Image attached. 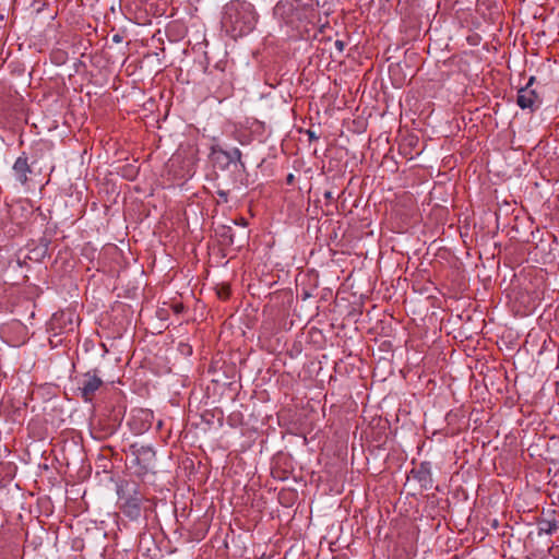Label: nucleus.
I'll list each match as a JSON object with an SVG mask.
<instances>
[{
    "label": "nucleus",
    "mask_w": 559,
    "mask_h": 559,
    "mask_svg": "<svg viewBox=\"0 0 559 559\" xmlns=\"http://www.w3.org/2000/svg\"><path fill=\"white\" fill-rule=\"evenodd\" d=\"M131 448L136 461L143 460L144 462L150 463L155 456L154 450L151 445L133 444Z\"/></svg>",
    "instance_id": "1a4fd4ad"
},
{
    "label": "nucleus",
    "mask_w": 559,
    "mask_h": 559,
    "mask_svg": "<svg viewBox=\"0 0 559 559\" xmlns=\"http://www.w3.org/2000/svg\"><path fill=\"white\" fill-rule=\"evenodd\" d=\"M307 134H308L310 140H317L318 139V136L316 135V133L312 130H308Z\"/></svg>",
    "instance_id": "f3484780"
},
{
    "label": "nucleus",
    "mask_w": 559,
    "mask_h": 559,
    "mask_svg": "<svg viewBox=\"0 0 559 559\" xmlns=\"http://www.w3.org/2000/svg\"><path fill=\"white\" fill-rule=\"evenodd\" d=\"M292 9V4L288 2H277L276 5L273 9V13L277 17H283V15L286 13L287 10Z\"/></svg>",
    "instance_id": "ddd939ff"
},
{
    "label": "nucleus",
    "mask_w": 559,
    "mask_h": 559,
    "mask_svg": "<svg viewBox=\"0 0 559 559\" xmlns=\"http://www.w3.org/2000/svg\"><path fill=\"white\" fill-rule=\"evenodd\" d=\"M259 15L252 3L230 0L223 8L222 26L233 37H243L254 31Z\"/></svg>",
    "instance_id": "f257e3e1"
},
{
    "label": "nucleus",
    "mask_w": 559,
    "mask_h": 559,
    "mask_svg": "<svg viewBox=\"0 0 559 559\" xmlns=\"http://www.w3.org/2000/svg\"><path fill=\"white\" fill-rule=\"evenodd\" d=\"M334 47H335V49H336L340 53H342V52L344 51V48H345V43H344L343 40L336 39V40L334 41Z\"/></svg>",
    "instance_id": "2eb2a0df"
},
{
    "label": "nucleus",
    "mask_w": 559,
    "mask_h": 559,
    "mask_svg": "<svg viewBox=\"0 0 559 559\" xmlns=\"http://www.w3.org/2000/svg\"><path fill=\"white\" fill-rule=\"evenodd\" d=\"M400 70V67L399 64L396 66H390L389 67V74H390V78H391V81H392V84L395 86V87H400L403 85L404 81H405V78L404 76H399V78H395V73H397Z\"/></svg>",
    "instance_id": "f8f14e48"
},
{
    "label": "nucleus",
    "mask_w": 559,
    "mask_h": 559,
    "mask_svg": "<svg viewBox=\"0 0 559 559\" xmlns=\"http://www.w3.org/2000/svg\"><path fill=\"white\" fill-rule=\"evenodd\" d=\"M324 197H325L326 199H333V194H332V192H331V191H326V192L324 193Z\"/></svg>",
    "instance_id": "aec40b11"
},
{
    "label": "nucleus",
    "mask_w": 559,
    "mask_h": 559,
    "mask_svg": "<svg viewBox=\"0 0 559 559\" xmlns=\"http://www.w3.org/2000/svg\"><path fill=\"white\" fill-rule=\"evenodd\" d=\"M413 478L418 480L420 486L425 489H429L432 486V476L430 464L424 462L412 471Z\"/></svg>",
    "instance_id": "6e6552de"
},
{
    "label": "nucleus",
    "mask_w": 559,
    "mask_h": 559,
    "mask_svg": "<svg viewBox=\"0 0 559 559\" xmlns=\"http://www.w3.org/2000/svg\"><path fill=\"white\" fill-rule=\"evenodd\" d=\"M416 211V200L408 191H403L396 195L392 204V214L405 222L413 216Z\"/></svg>",
    "instance_id": "39448f33"
},
{
    "label": "nucleus",
    "mask_w": 559,
    "mask_h": 559,
    "mask_svg": "<svg viewBox=\"0 0 559 559\" xmlns=\"http://www.w3.org/2000/svg\"><path fill=\"white\" fill-rule=\"evenodd\" d=\"M468 41H469L472 45H477V44H478V36L476 35L475 37H469V38H468Z\"/></svg>",
    "instance_id": "6ab92c4d"
},
{
    "label": "nucleus",
    "mask_w": 559,
    "mask_h": 559,
    "mask_svg": "<svg viewBox=\"0 0 559 559\" xmlns=\"http://www.w3.org/2000/svg\"><path fill=\"white\" fill-rule=\"evenodd\" d=\"M241 157L242 153L238 147L226 150L219 145H212L209 154V158L213 166L223 171L227 170L233 165L245 170L246 166Z\"/></svg>",
    "instance_id": "f03ea898"
},
{
    "label": "nucleus",
    "mask_w": 559,
    "mask_h": 559,
    "mask_svg": "<svg viewBox=\"0 0 559 559\" xmlns=\"http://www.w3.org/2000/svg\"><path fill=\"white\" fill-rule=\"evenodd\" d=\"M414 555V546L412 543L403 544L401 549L394 550V559H411Z\"/></svg>",
    "instance_id": "9b49d317"
},
{
    "label": "nucleus",
    "mask_w": 559,
    "mask_h": 559,
    "mask_svg": "<svg viewBox=\"0 0 559 559\" xmlns=\"http://www.w3.org/2000/svg\"><path fill=\"white\" fill-rule=\"evenodd\" d=\"M217 194H218V197H219L223 201L227 202V200H228V192H227V191H225V190H218V191H217Z\"/></svg>",
    "instance_id": "dca6fc26"
},
{
    "label": "nucleus",
    "mask_w": 559,
    "mask_h": 559,
    "mask_svg": "<svg viewBox=\"0 0 559 559\" xmlns=\"http://www.w3.org/2000/svg\"><path fill=\"white\" fill-rule=\"evenodd\" d=\"M121 40H122V36H121V35H119V34H115V35L112 36V41H115V43H120Z\"/></svg>",
    "instance_id": "a211bd4d"
},
{
    "label": "nucleus",
    "mask_w": 559,
    "mask_h": 559,
    "mask_svg": "<svg viewBox=\"0 0 559 559\" xmlns=\"http://www.w3.org/2000/svg\"><path fill=\"white\" fill-rule=\"evenodd\" d=\"M103 380L96 371H87L78 380V389L84 402H91L95 392L102 386Z\"/></svg>",
    "instance_id": "423d86ee"
},
{
    "label": "nucleus",
    "mask_w": 559,
    "mask_h": 559,
    "mask_svg": "<svg viewBox=\"0 0 559 559\" xmlns=\"http://www.w3.org/2000/svg\"><path fill=\"white\" fill-rule=\"evenodd\" d=\"M47 250H48V245L45 243V245L38 246L32 252L34 253L36 260H40L46 257Z\"/></svg>",
    "instance_id": "4468645a"
},
{
    "label": "nucleus",
    "mask_w": 559,
    "mask_h": 559,
    "mask_svg": "<svg viewBox=\"0 0 559 559\" xmlns=\"http://www.w3.org/2000/svg\"><path fill=\"white\" fill-rule=\"evenodd\" d=\"M139 419L142 421L140 428L136 429V433H142L148 430L152 426L153 412L148 409H140L139 411Z\"/></svg>",
    "instance_id": "9d476101"
},
{
    "label": "nucleus",
    "mask_w": 559,
    "mask_h": 559,
    "mask_svg": "<svg viewBox=\"0 0 559 559\" xmlns=\"http://www.w3.org/2000/svg\"><path fill=\"white\" fill-rule=\"evenodd\" d=\"M12 173L14 179L21 186H25L28 182V175L32 174V168L28 164V158L25 153H22V155L15 159L12 166Z\"/></svg>",
    "instance_id": "0eeeda50"
},
{
    "label": "nucleus",
    "mask_w": 559,
    "mask_h": 559,
    "mask_svg": "<svg viewBox=\"0 0 559 559\" xmlns=\"http://www.w3.org/2000/svg\"><path fill=\"white\" fill-rule=\"evenodd\" d=\"M535 80V76H531L526 85L518 91L516 104L522 109L535 111L542 104L539 94L532 88Z\"/></svg>",
    "instance_id": "20e7f679"
},
{
    "label": "nucleus",
    "mask_w": 559,
    "mask_h": 559,
    "mask_svg": "<svg viewBox=\"0 0 559 559\" xmlns=\"http://www.w3.org/2000/svg\"><path fill=\"white\" fill-rule=\"evenodd\" d=\"M293 179H294V176L292 174L288 175L287 180L290 182Z\"/></svg>",
    "instance_id": "412c9836"
},
{
    "label": "nucleus",
    "mask_w": 559,
    "mask_h": 559,
    "mask_svg": "<svg viewBox=\"0 0 559 559\" xmlns=\"http://www.w3.org/2000/svg\"><path fill=\"white\" fill-rule=\"evenodd\" d=\"M118 504L120 511L131 521H136L141 516L142 512V496L133 488L132 490H124L118 488Z\"/></svg>",
    "instance_id": "7ed1b4c3"
}]
</instances>
